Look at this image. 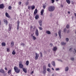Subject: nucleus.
Listing matches in <instances>:
<instances>
[{
	"label": "nucleus",
	"instance_id": "5",
	"mask_svg": "<svg viewBox=\"0 0 76 76\" xmlns=\"http://www.w3.org/2000/svg\"><path fill=\"white\" fill-rule=\"evenodd\" d=\"M35 33L36 36H38L39 35V32H38V29L37 28L36 29Z\"/></svg>",
	"mask_w": 76,
	"mask_h": 76
},
{
	"label": "nucleus",
	"instance_id": "22",
	"mask_svg": "<svg viewBox=\"0 0 76 76\" xmlns=\"http://www.w3.org/2000/svg\"><path fill=\"white\" fill-rule=\"evenodd\" d=\"M0 72L1 73H4V70L2 69H1L0 70Z\"/></svg>",
	"mask_w": 76,
	"mask_h": 76
},
{
	"label": "nucleus",
	"instance_id": "4",
	"mask_svg": "<svg viewBox=\"0 0 76 76\" xmlns=\"http://www.w3.org/2000/svg\"><path fill=\"white\" fill-rule=\"evenodd\" d=\"M35 55H36V56L35 57V60H37V59H38V57H39V54H38L37 53H36Z\"/></svg>",
	"mask_w": 76,
	"mask_h": 76
},
{
	"label": "nucleus",
	"instance_id": "62",
	"mask_svg": "<svg viewBox=\"0 0 76 76\" xmlns=\"http://www.w3.org/2000/svg\"><path fill=\"white\" fill-rule=\"evenodd\" d=\"M34 73V71H32V72H31V74H32V73Z\"/></svg>",
	"mask_w": 76,
	"mask_h": 76
},
{
	"label": "nucleus",
	"instance_id": "28",
	"mask_svg": "<svg viewBox=\"0 0 76 76\" xmlns=\"http://www.w3.org/2000/svg\"><path fill=\"white\" fill-rule=\"evenodd\" d=\"M12 54L13 55H15V54H16V52L14 50H13L12 52Z\"/></svg>",
	"mask_w": 76,
	"mask_h": 76
},
{
	"label": "nucleus",
	"instance_id": "35",
	"mask_svg": "<svg viewBox=\"0 0 76 76\" xmlns=\"http://www.w3.org/2000/svg\"><path fill=\"white\" fill-rule=\"evenodd\" d=\"M69 38H66V42H68V41H69Z\"/></svg>",
	"mask_w": 76,
	"mask_h": 76
},
{
	"label": "nucleus",
	"instance_id": "60",
	"mask_svg": "<svg viewBox=\"0 0 76 76\" xmlns=\"http://www.w3.org/2000/svg\"><path fill=\"white\" fill-rule=\"evenodd\" d=\"M72 4H74V3H73V2L72 1Z\"/></svg>",
	"mask_w": 76,
	"mask_h": 76
},
{
	"label": "nucleus",
	"instance_id": "41",
	"mask_svg": "<svg viewBox=\"0 0 76 76\" xmlns=\"http://www.w3.org/2000/svg\"><path fill=\"white\" fill-rule=\"evenodd\" d=\"M19 26L17 25V30H19Z\"/></svg>",
	"mask_w": 76,
	"mask_h": 76
},
{
	"label": "nucleus",
	"instance_id": "10",
	"mask_svg": "<svg viewBox=\"0 0 76 76\" xmlns=\"http://www.w3.org/2000/svg\"><path fill=\"white\" fill-rule=\"evenodd\" d=\"M37 12H38V11L37 10V9H36L35 10V11L34 12V16H35V15H36V14L37 13Z\"/></svg>",
	"mask_w": 76,
	"mask_h": 76
},
{
	"label": "nucleus",
	"instance_id": "26",
	"mask_svg": "<svg viewBox=\"0 0 76 76\" xmlns=\"http://www.w3.org/2000/svg\"><path fill=\"white\" fill-rule=\"evenodd\" d=\"M46 33L47 34H49V35L51 34V32L50 31H46Z\"/></svg>",
	"mask_w": 76,
	"mask_h": 76
},
{
	"label": "nucleus",
	"instance_id": "58",
	"mask_svg": "<svg viewBox=\"0 0 76 76\" xmlns=\"http://www.w3.org/2000/svg\"><path fill=\"white\" fill-rule=\"evenodd\" d=\"M1 20H0V26L1 25Z\"/></svg>",
	"mask_w": 76,
	"mask_h": 76
},
{
	"label": "nucleus",
	"instance_id": "47",
	"mask_svg": "<svg viewBox=\"0 0 76 76\" xmlns=\"http://www.w3.org/2000/svg\"><path fill=\"white\" fill-rule=\"evenodd\" d=\"M39 28L40 30H42V27H39Z\"/></svg>",
	"mask_w": 76,
	"mask_h": 76
},
{
	"label": "nucleus",
	"instance_id": "63",
	"mask_svg": "<svg viewBox=\"0 0 76 76\" xmlns=\"http://www.w3.org/2000/svg\"><path fill=\"white\" fill-rule=\"evenodd\" d=\"M52 70H54V68H52Z\"/></svg>",
	"mask_w": 76,
	"mask_h": 76
},
{
	"label": "nucleus",
	"instance_id": "51",
	"mask_svg": "<svg viewBox=\"0 0 76 76\" xmlns=\"http://www.w3.org/2000/svg\"><path fill=\"white\" fill-rule=\"evenodd\" d=\"M53 16V14H52V13H51L50 14V17H52Z\"/></svg>",
	"mask_w": 76,
	"mask_h": 76
},
{
	"label": "nucleus",
	"instance_id": "34",
	"mask_svg": "<svg viewBox=\"0 0 76 76\" xmlns=\"http://www.w3.org/2000/svg\"><path fill=\"white\" fill-rule=\"evenodd\" d=\"M12 6H9V7H8V9L9 10H11V9H12Z\"/></svg>",
	"mask_w": 76,
	"mask_h": 76
},
{
	"label": "nucleus",
	"instance_id": "53",
	"mask_svg": "<svg viewBox=\"0 0 76 76\" xmlns=\"http://www.w3.org/2000/svg\"><path fill=\"white\" fill-rule=\"evenodd\" d=\"M36 29V26H34L33 28V29L34 30Z\"/></svg>",
	"mask_w": 76,
	"mask_h": 76
},
{
	"label": "nucleus",
	"instance_id": "7",
	"mask_svg": "<svg viewBox=\"0 0 76 76\" xmlns=\"http://www.w3.org/2000/svg\"><path fill=\"white\" fill-rule=\"evenodd\" d=\"M19 67L20 69H23V65L22 64H19Z\"/></svg>",
	"mask_w": 76,
	"mask_h": 76
},
{
	"label": "nucleus",
	"instance_id": "31",
	"mask_svg": "<svg viewBox=\"0 0 76 76\" xmlns=\"http://www.w3.org/2000/svg\"><path fill=\"white\" fill-rule=\"evenodd\" d=\"M32 39H34V40H35V39H37V38H36V37H35V36H33V37H32Z\"/></svg>",
	"mask_w": 76,
	"mask_h": 76
},
{
	"label": "nucleus",
	"instance_id": "29",
	"mask_svg": "<svg viewBox=\"0 0 76 76\" xmlns=\"http://www.w3.org/2000/svg\"><path fill=\"white\" fill-rule=\"evenodd\" d=\"M11 72H12V70L10 69L8 71V74H9V75H10V73L11 74Z\"/></svg>",
	"mask_w": 76,
	"mask_h": 76
},
{
	"label": "nucleus",
	"instance_id": "49",
	"mask_svg": "<svg viewBox=\"0 0 76 76\" xmlns=\"http://www.w3.org/2000/svg\"><path fill=\"white\" fill-rule=\"evenodd\" d=\"M19 5H21V4H22V3L20 1H19L18 2Z\"/></svg>",
	"mask_w": 76,
	"mask_h": 76
},
{
	"label": "nucleus",
	"instance_id": "30",
	"mask_svg": "<svg viewBox=\"0 0 76 76\" xmlns=\"http://www.w3.org/2000/svg\"><path fill=\"white\" fill-rule=\"evenodd\" d=\"M46 7V5H45V4H43V7L44 9H45Z\"/></svg>",
	"mask_w": 76,
	"mask_h": 76
},
{
	"label": "nucleus",
	"instance_id": "36",
	"mask_svg": "<svg viewBox=\"0 0 76 76\" xmlns=\"http://www.w3.org/2000/svg\"><path fill=\"white\" fill-rule=\"evenodd\" d=\"M73 53L74 54H75L76 53V50L75 49H74V51H73Z\"/></svg>",
	"mask_w": 76,
	"mask_h": 76
},
{
	"label": "nucleus",
	"instance_id": "57",
	"mask_svg": "<svg viewBox=\"0 0 76 76\" xmlns=\"http://www.w3.org/2000/svg\"><path fill=\"white\" fill-rule=\"evenodd\" d=\"M5 69L6 70H7V69L6 68V67L5 68Z\"/></svg>",
	"mask_w": 76,
	"mask_h": 76
},
{
	"label": "nucleus",
	"instance_id": "18",
	"mask_svg": "<svg viewBox=\"0 0 76 76\" xmlns=\"http://www.w3.org/2000/svg\"><path fill=\"white\" fill-rule=\"evenodd\" d=\"M51 64L53 66H56V65L55 64V62L54 61H53L51 62Z\"/></svg>",
	"mask_w": 76,
	"mask_h": 76
},
{
	"label": "nucleus",
	"instance_id": "44",
	"mask_svg": "<svg viewBox=\"0 0 76 76\" xmlns=\"http://www.w3.org/2000/svg\"><path fill=\"white\" fill-rule=\"evenodd\" d=\"M26 5H28V4H29V2L28 1H27L26 3Z\"/></svg>",
	"mask_w": 76,
	"mask_h": 76
},
{
	"label": "nucleus",
	"instance_id": "21",
	"mask_svg": "<svg viewBox=\"0 0 76 76\" xmlns=\"http://www.w3.org/2000/svg\"><path fill=\"white\" fill-rule=\"evenodd\" d=\"M22 69H23V71L25 73H26V72H27V71H26V70L25 69V68H22Z\"/></svg>",
	"mask_w": 76,
	"mask_h": 76
},
{
	"label": "nucleus",
	"instance_id": "19",
	"mask_svg": "<svg viewBox=\"0 0 76 76\" xmlns=\"http://www.w3.org/2000/svg\"><path fill=\"white\" fill-rule=\"evenodd\" d=\"M66 1L69 4H70L71 2L70 0H66Z\"/></svg>",
	"mask_w": 76,
	"mask_h": 76
},
{
	"label": "nucleus",
	"instance_id": "55",
	"mask_svg": "<svg viewBox=\"0 0 76 76\" xmlns=\"http://www.w3.org/2000/svg\"><path fill=\"white\" fill-rule=\"evenodd\" d=\"M69 32H70V31H69V30H68L67 31V33H69Z\"/></svg>",
	"mask_w": 76,
	"mask_h": 76
},
{
	"label": "nucleus",
	"instance_id": "2",
	"mask_svg": "<svg viewBox=\"0 0 76 76\" xmlns=\"http://www.w3.org/2000/svg\"><path fill=\"white\" fill-rule=\"evenodd\" d=\"M14 69L15 72L17 73H19V72H20V70L16 66H15L14 68Z\"/></svg>",
	"mask_w": 76,
	"mask_h": 76
},
{
	"label": "nucleus",
	"instance_id": "13",
	"mask_svg": "<svg viewBox=\"0 0 76 76\" xmlns=\"http://www.w3.org/2000/svg\"><path fill=\"white\" fill-rule=\"evenodd\" d=\"M69 71V67L66 66L65 68V72H67Z\"/></svg>",
	"mask_w": 76,
	"mask_h": 76
},
{
	"label": "nucleus",
	"instance_id": "42",
	"mask_svg": "<svg viewBox=\"0 0 76 76\" xmlns=\"http://www.w3.org/2000/svg\"><path fill=\"white\" fill-rule=\"evenodd\" d=\"M64 32H66V31H67V29H66V28H65L64 30Z\"/></svg>",
	"mask_w": 76,
	"mask_h": 76
},
{
	"label": "nucleus",
	"instance_id": "9",
	"mask_svg": "<svg viewBox=\"0 0 76 76\" xmlns=\"http://www.w3.org/2000/svg\"><path fill=\"white\" fill-rule=\"evenodd\" d=\"M9 28H8V31H10L12 29V25L10 24L9 25Z\"/></svg>",
	"mask_w": 76,
	"mask_h": 76
},
{
	"label": "nucleus",
	"instance_id": "14",
	"mask_svg": "<svg viewBox=\"0 0 76 76\" xmlns=\"http://www.w3.org/2000/svg\"><path fill=\"white\" fill-rule=\"evenodd\" d=\"M39 15H36V16H35V18L36 20H37L38 19H39Z\"/></svg>",
	"mask_w": 76,
	"mask_h": 76
},
{
	"label": "nucleus",
	"instance_id": "39",
	"mask_svg": "<svg viewBox=\"0 0 76 76\" xmlns=\"http://www.w3.org/2000/svg\"><path fill=\"white\" fill-rule=\"evenodd\" d=\"M73 49L72 48H70L69 49V51H70V52H71V51H72V50H73Z\"/></svg>",
	"mask_w": 76,
	"mask_h": 76
},
{
	"label": "nucleus",
	"instance_id": "45",
	"mask_svg": "<svg viewBox=\"0 0 76 76\" xmlns=\"http://www.w3.org/2000/svg\"><path fill=\"white\" fill-rule=\"evenodd\" d=\"M51 1H52V3L53 4L54 3V1H55V0H51Z\"/></svg>",
	"mask_w": 76,
	"mask_h": 76
},
{
	"label": "nucleus",
	"instance_id": "54",
	"mask_svg": "<svg viewBox=\"0 0 76 76\" xmlns=\"http://www.w3.org/2000/svg\"><path fill=\"white\" fill-rule=\"evenodd\" d=\"M7 51H8V52H9V49L8 48L7 49Z\"/></svg>",
	"mask_w": 76,
	"mask_h": 76
},
{
	"label": "nucleus",
	"instance_id": "8",
	"mask_svg": "<svg viewBox=\"0 0 76 76\" xmlns=\"http://www.w3.org/2000/svg\"><path fill=\"white\" fill-rule=\"evenodd\" d=\"M38 23H39V24L40 26H42V20H39L38 21Z\"/></svg>",
	"mask_w": 76,
	"mask_h": 76
},
{
	"label": "nucleus",
	"instance_id": "32",
	"mask_svg": "<svg viewBox=\"0 0 76 76\" xmlns=\"http://www.w3.org/2000/svg\"><path fill=\"white\" fill-rule=\"evenodd\" d=\"M31 8H32V10H34V9H35V6H31Z\"/></svg>",
	"mask_w": 76,
	"mask_h": 76
},
{
	"label": "nucleus",
	"instance_id": "6",
	"mask_svg": "<svg viewBox=\"0 0 76 76\" xmlns=\"http://www.w3.org/2000/svg\"><path fill=\"white\" fill-rule=\"evenodd\" d=\"M3 21L4 23L6 25H7V24H8V22H7V20L5 19H4L3 20Z\"/></svg>",
	"mask_w": 76,
	"mask_h": 76
},
{
	"label": "nucleus",
	"instance_id": "33",
	"mask_svg": "<svg viewBox=\"0 0 76 76\" xmlns=\"http://www.w3.org/2000/svg\"><path fill=\"white\" fill-rule=\"evenodd\" d=\"M71 60H72V61H74V60H75V58H70Z\"/></svg>",
	"mask_w": 76,
	"mask_h": 76
},
{
	"label": "nucleus",
	"instance_id": "3",
	"mask_svg": "<svg viewBox=\"0 0 76 76\" xmlns=\"http://www.w3.org/2000/svg\"><path fill=\"white\" fill-rule=\"evenodd\" d=\"M43 73L44 74H45L46 73V70H47V68H46V66H44L43 67Z\"/></svg>",
	"mask_w": 76,
	"mask_h": 76
},
{
	"label": "nucleus",
	"instance_id": "43",
	"mask_svg": "<svg viewBox=\"0 0 76 76\" xmlns=\"http://www.w3.org/2000/svg\"><path fill=\"white\" fill-rule=\"evenodd\" d=\"M59 70L60 69H59V68H57L55 69V70H56V71H57L58 70Z\"/></svg>",
	"mask_w": 76,
	"mask_h": 76
},
{
	"label": "nucleus",
	"instance_id": "15",
	"mask_svg": "<svg viewBox=\"0 0 76 76\" xmlns=\"http://www.w3.org/2000/svg\"><path fill=\"white\" fill-rule=\"evenodd\" d=\"M5 15L7 18H10V16H9V14H8V13H7V12H6Z\"/></svg>",
	"mask_w": 76,
	"mask_h": 76
},
{
	"label": "nucleus",
	"instance_id": "17",
	"mask_svg": "<svg viewBox=\"0 0 76 76\" xmlns=\"http://www.w3.org/2000/svg\"><path fill=\"white\" fill-rule=\"evenodd\" d=\"M57 47H53V50L54 51H56V50H57Z\"/></svg>",
	"mask_w": 76,
	"mask_h": 76
},
{
	"label": "nucleus",
	"instance_id": "59",
	"mask_svg": "<svg viewBox=\"0 0 76 76\" xmlns=\"http://www.w3.org/2000/svg\"><path fill=\"white\" fill-rule=\"evenodd\" d=\"M59 61H61V62H62V60H61L60 59L59 60Z\"/></svg>",
	"mask_w": 76,
	"mask_h": 76
},
{
	"label": "nucleus",
	"instance_id": "40",
	"mask_svg": "<svg viewBox=\"0 0 76 76\" xmlns=\"http://www.w3.org/2000/svg\"><path fill=\"white\" fill-rule=\"evenodd\" d=\"M47 71L48 72H50V68H48L47 69Z\"/></svg>",
	"mask_w": 76,
	"mask_h": 76
},
{
	"label": "nucleus",
	"instance_id": "64",
	"mask_svg": "<svg viewBox=\"0 0 76 76\" xmlns=\"http://www.w3.org/2000/svg\"><path fill=\"white\" fill-rule=\"evenodd\" d=\"M52 76H54V75L53 74L52 75Z\"/></svg>",
	"mask_w": 76,
	"mask_h": 76
},
{
	"label": "nucleus",
	"instance_id": "48",
	"mask_svg": "<svg viewBox=\"0 0 76 76\" xmlns=\"http://www.w3.org/2000/svg\"><path fill=\"white\" fill-rule=\"evenodd\" d=\"M48 66L49 67H51V66L50 64H48Z\"/></svg>",
	"mask_w": 76,
	"mask_h": 76
},
{
	"label": "nucleus",
	"instance_id": "20",
	"mask_svg": "<svg viewBox=\"0 0 76 76\" xmlns=\"http://www.w3.org/2000/svg\"><path fill=\"white\" fill-rule=\"evenodd\" d=\"M44 10H42L41 12V15H43V13H44Z\"/></svg>",
	"mask_w": 76,
	"mask_h": 76
},
{
	"label": "nucleus",
	"instance_id": "52",
	"mask_svg": "<svg viewBox=\"0 0 76 76\" xmlns=\"http://www.w3.org/2000/svg\"><path fill=\"white\" fill-rule=\"evenodd\" d=\"M24 44L23 43H22L21 44V45H23V47H24Z\"/></svg>",
	"mask_w": 76,
	"mask_h": 76
},
{
	"label": "nucleus",
	"instance_id": "11",
	"mask_svg": "<svg viewBox=\"0 0 76 76\" xmlns=\"http://www.w3.org/2000/svg\"><path fill=\"white\" fill-rule=\"evenodd\" d=\"M4 7V6L3 4H1L0 5V9H3Z\"/></svg>",
	"mask_w": 76,
	"mask_h": 76
},
{
	"label": "nucleus",
	"instance_id": "12",
	"mask_svg": "<svg viewBox=\"0 0 76 76\" xmlns=\"http://www.w3.org/2000/svg\"><path fill=\"white\" fill-rule=\"evenodd\" d=\"M61 30H59L58 32V35H59V36L60 38H61Z\"/></svg>",
	"mask_w": 76,
	"mask_h": 76
},
{
	"label": "nucleus",
	"instance_id": "50",
	"mask_svg": "<svg viewBox=\"0 0 76 76\" xmlns=\"http://www.w3.org/2000/svg\"><path fill=\"white\" fill-rule=\"evenodd\" d=\"M50 47H53V44L50 43Z\"/></svg>",
	"mask_w": 76,
	"mask_h": 76
},
{
	"label": "nucleus",
	"instance_id": "23",
	"mask_svg": "<svg viewBox=\"0 0 76 76\" xmlns=\"http://www.w3.org/2000/svg\"><path fill=\"white\" fill-rule=\"evenodd\" d=\"M11 47H13L14 45V42H12L11 43Z\"/></svg>",
	"mask_w": 76,
	"mask_h": 76
},
{
	"label": "nucleus",
	"instance_id": "27",
	"mask_svg": "<svg viewBox=\"0 0 76 76\" xmlns=\"http://www.w3.org/2000/svg\"><path fill=\"white\" fill-rule=\"evenodd\" d=\"M69 27H70V26L69 25L67 24V25L66 26V28H67V29H69Z\"/></svg>",
	"mask_w": 76,
	"mask_h": 76
},
{
	"label": "nucleus",
	"instance_id": "24",
	"mask_svg": "<svg viewBox=\"0 0 76 76\" xmlns=\"http://www.w3.org/2000/svg\"><path fill=\"white\" fill-rule=\"evenodd\" d=\"M66 43H65L64 42H61V45H66Z\"/></svg>",
	"mask_w": 76,
	"mask_h": 76
},
{
	"label": "nucleus",
	"instance_id": "1",
	"mask_svg": "<svg viewBox=\"0 0 76 76\" xmlns=\"http://www.w3.org/2000/svg\"><path fill=\"white\" fill-rule=\"evenodd\" d=\"M55 10V7L54 6H50L48 7V10L49 12H53Z\"/></svg>",
	"mask_w": 76,
	"mask_h": 76
},
{
	"label": "nucleus",
	"instance_id": "56",
	"mask_svg": "<svg viewBox=\"0 0 76 76\" xmlns=\"http://www.w3.org/2000/svg\"><path fill=\"white\" fill-rule=\"evenodd\" d=\"M33 28V26H31V28H30L31 29H32Z\"/></svg>",
	"mask_w": 76,
	"mask_h": 76
},
{
	"label": "nucleus",
	"instance_id": "38",
	"mask_svg": "<svg viewBox=\"0 0 76 76\" xmlns=\"http://www.w3.org/2000/svg\"><path fill=\"white\" fill-rule=\"evenodd\" d=\"M17 25L19 26V23H20V22H19V20H18L17 21Z\"/></svg>",
	"mask_w": 76,
	"mask_h": 76
},
{
	"label": "nucleus",
	"instance_id": "16",
	"mask_svg": "<svg viewBox=\"0 0 76 76\" xmlns=\"http://www.w3.org/2000/svg\"><path fill=\"white\" fill-rule=\"evenodd\" d=\"M1 45L2 47H4L6 46V43L4 42H2L1 43Z\"/></svg>",
	"mask_w": 76,
	"mask_h": 76
},
{
	"label": "nucleus",
	"instance_id": "37",
	"mask_svg": "<svg viewBox=\"0 0 76 76\" xmlns=\"http://www.w3.org/2000/svg\"><path fill=\"white\" fill-rule=\"evenodd\" d=\"M40 57H42V52H40Z\"/></svg>",
	"mask_w": 76,
	"mask_h": 76
},
{
	"label": "nucleus",
	"instance_id": "61",
	"mask_svg": "<svg viewBox=\"0 0 76 76\" xmlns=\"http://www.w3.org/2000/svg\"><path fill=\"white\" fill-rule=\"evenodd\" d=\"M68 13H69V14H70V11H69L68 12Z\"/></svg>",
	"mask_w": 76,
	"mask_h": 76
},
{
	"label": "nucleus",
	"instance_id": "46",
	"mask_svg": "<svg viewBox=\"0 0 76 76\" xmlns=\"http://www.w3.org/2000/svg\"><path fill=\"white\" fill-rule=\"evenodd\" d=\"M28 9L29 10H31V7L28 6Z\"/></svg>",
	"mask_w": 76,
	"mask_h": 76
},
{
	"label": "nucleus",
	"instance_id": "25",
	"mask_svg": "<svg viewBox=\"0 0 76 76\" xmlns=\"http://www.w3.org/2000/svg\"><path fill=\"white\" fill-rule=\"evenodd\" d=\"M26 66H28L29 65V61H27L26 63Z\"/></svg>",
	"mask_w": 76,
	"mask_h": 76
}]
</instances>
